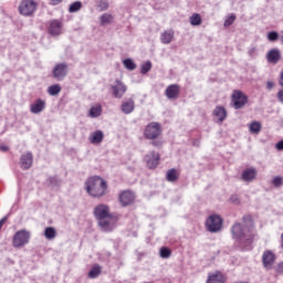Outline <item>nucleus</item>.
Segmentation results:
<instances>
[{
  "label": "nucleus",
  "instance_id": "1",
  "mask_svg": "<svg viewBox=\"0 0 283 283\" xmlns=\"http://www.w3.org/2000/svg\"><path fill=\"white\" fill-rule=\"evenodd\" d=\"M242 222L243 223L235 222L231 227V234L241 249L249 251L255 238V231L253 230V219L251 216H243Z\"/></svg>",
  "mask_w": 283,
  "mask_h": 283
},
{
  "label": "nucleus",
  "instance_id": "49",
  "mask_svg": "<svg viewBox=\"0 0 283 283\" xmlns=\"http://www.w3.org/2000/svg\"><path fill=\"white\" fill-rule=\"evenodd\" d=\"M151 145L154 147H160L163 144L160 142H153Z\"/></svg>",
  "mask_w": 283,
  "mask_h": 283
},
{
  "label": "nucleus",
  "instance_id": "35",
  "mask_svg": "<svg viewBox=\"0 0 283 283\" xmlns=\"http://www.w3.org/2000/svg\"><path fill=\"white\" fill-rule=\"evenodd\" d=\"M151 71V61H146L142 64L140 74H147Z\"/></svg>",
  "mask_w": 283,
  "mask_h": 283
},
{
  "label": "nucleus",
  "instance_id": "29",
  "mask_svg": "<svg viewBox=\"0 0 283 283\" xmlns=\"http://www.w3.org/2000/svg\"><path fill=\"white\" fill-rule=\"evenodd\" d=\"M251 134H260L262 132V124L260 122H252L250 124Z\"/></svg>",
  "mask_w": 283,
  "mask_h": 283
},
{
  "label": "nucleus",
  "instance_id": "36",
  "mask_svg": "<svg viewBox=\"0 0 283 283\" xmlns=\"http://www.w3.org/2000/svg\"><path fill=\"white\" fill-rule=\"evenodd\" d=\"M98 275H101V268L99 266H94L90 272H88V276L94 279V277H98Z\"/></svg>",
  "mask_w": 283,
  "mask_h": 283
},
{
  "label": "nucleus",
  "instance_id": "21",
  "mask_svg": "<svg viewBox=\"0 0 283 283\" xmlns=\"http://www.w3.org/2000/svg\"><path fill=\"white\" fill-rule=\"evenodd\" d=\"M136 107L134 99L129 98L127 101L122 102V112L123 114H132Z\"/></svg>",
  "mask_w": 283,
  "mask_h": 283
},
{
  "label": "nucleus",
  "instance_id": "41",
  "mask_svg": "<svg viewBox=\"0 0 283 283\" xmlns=\"http://www.w3.org/2000/svg\"><path fill=\"white\" fill-rule=\"evenodd\" d=\"M272 185L274 187H282L283 185V178L277 176V177H274L273 181H272Z\"/></svg>",
  "mask_w": 283,
  "mask_h": 283
},
{
  "label": "nucleus",
  "instance_id": "11",
  "mask_svg": "<svg viewBox=\"0 0 283 283\" xmlns=\"http://www.w3.org/2000/svg\"><path fill=\"white\" fill-rule=\"evenodd\" d=\"M165 96L169 101H176V98H178V96H180V85H178V84L168 85L165 91Z\"/></svg>",
  "mask_w": 283,
  "mask_h": 283
},
{
  "label": "nucleus",
  "instance_id": "20",
  "mask_svg": "<svg viewBox=\"0 0 283 283\" xmlns=\"http://www.w3.org/2000/svg\"><path fill=\"white\" fill-rule=\"evenodd\" d=\"M103 138H105L103 130H95L90 135L88 140L92 145H101V143H103Z\"/></svg>",
  "mask_w": 283,
  "mask_h": 283
},
{
  "label": "nucleus",
  "instance_id": "22",
  "mask_svg": "<svg viewBox=\"0 0 283 283\" xmlns=\"http://www.w3.org/2000/svg\"><path fill=\"white\" fill-rule=\"evenodd\" d=\"M213 116L218 118L219 123H224L227 119V109L223 106H217L213 109Z\"/></svg>",
  "mask_w": 283,
  "mask_h": 283
},
{
  "label": "nucleus",
  "instance_id": "39",
  "mask_svg": "<svg viewBox=\"0 0 283 283\" xmlns=\"http://www.w3.org/2000/svg\"><path fill=\"white\" fill-rule=\"evenodd\" d=\"M277 39H280V33H277L276 31H271L268 33V40H270L271 42H275L277 41Z\"/></svg>",
  "mask_w": 283,
  "mask_h": 283
},
{
  "label": "nucleus",
  "instance_id": "34",
  "mask_svg": "<svg viewBox=\"0 0 283 283\" xmlns=\"http://www.w3.org/2000/svg\"><path fill=\"white\" fill-rule=\"evenodd\" d=\"M81 8H83V3L81 1H75L70 6L69 12L71 13L78 12Z\"/></svg>",
  "mask_w": 283,
  "mask_h": 283
},
{
  "label": "nucleus",
  "instance_id": "8",
  "mask_svg": "<svg viewBox=\"0 0 283 283\" xmlns=\"http://www.w3.org/2000/svg\"><path fill=\"white\" fill-rule=\"evenodd\" d=\"M249 103V97L241 91H233L232 105L234 109H242Z\"/></svg>",
  "mask_w": 283,
  "mask_h": 283
},
{
  "label": "nucleus",
  "instance_id": "14",
  "mask_svg": "<svg viewBox=\"0 0 283 283\" xmlns=\"http://www.w3.org/2000/svg\"><path fill=\"white\" fill-rule=\"evenodd\" d=\"M266 59L269 63L277 65V63L282 61V52L280 51V49H271L266 54Z\"/></svg>",
  "mask_w": 283,
  "mask_h": 283
},
{
  "label": "nucleus",
  "instance_id": "2",
  "mask_svg": "<svg viewBox=\"0 0 283 283\" xmlns=\"http://www.w3.org/2000/svg\"><path fill=\"white\" fill-rule=\"evenodd\" d=\"M93 213L102 231L109 232L116 229V219L109 213V206L99 203L94 208Z\"/></svg>",
  "mask_w": 283,
  "mask_h": 283
},
{
  "label": "nucleus",
  "instance_id": "13",
  "mask_svg": "<svg viewBox=\"0 0 283 283\" xmlns=\"http://www.w3.org/2000/svg\"><path fill=\"white\" fill-rule=\"evenodd\" d=\"M53 76L56 81H63L64 76H67V64L60 63L53 69Z\"/></svg>",
  "mask_w": 283,
  "mask_h": 283
},
{
  "label": "nucleus",
  "instance_id": "50",
  "mask_svg": "<svg viewBox=\"0 0 283 283\" xmlns=\"http://www.w3.org/2000/svg\"><path fill=\"white\" fill-rule=\"evenodd\" d=\"M0 149L2 151H9L10 148L8 146H6V145H2V146H0Z\"/></svg>",
  "mask_w": 283,
  "mask_h": 283
},
{
  "label": "nucleus",
  "instance_id": "40",
  "mask_svg": "<svg viewBox=\"0 0 283 283\" xmlns=\"http://www.w3.org/2000/svg\"><path fill=\"white\" fill-rule=\"evenodd\" d=\"M235 21V14H231L223 23L224 28H229V25H233Z\"/></svg>",
  "mask_w": 283,
  "mask_h": 283
},
{
  "label": "nucleus",
  "instance_id": "15",
  "mask_svg": "<svg viewBox=\"0 0 283 283\" xmlns=\"http://www.w3.org/2000/svg\"><path fill=\"white\" fill-rule=\"evenodd\" d=\"M241 178L244 182H253L258 178V170L253 167L247 168L242 171Z\"/></svg>",
  "mask_w": 283,
  "mask_h": 283
},
{
  "label": "nucleus",
  "instance_id": "27",
  "mask_svg": "<svg viewBox=\"0 0 283 283\" xmlns=\"http://www.w3.org/2000/svg\"><path fill=\"white\" fill-rule=\"evenodd\" d=\"M166 179L168 182H176V180H178V171L174 168L168 170L166 174Z\"/></svg>",
  "mask_w": 283,
  "mask_h": 283
},
{
  "label": "nucleus",
  "instance_id": "46",
  "mask_svg": "<svg viewBox=\"0 0 283 283\" xmlns=\"http://www.w3.org/2000/svg\"><path fill=\"white\" fill-rule=\"evenodd\" d=\"M277 98H279L280 103H283V90L279 91Z\"/></svg>",
  "mask_w": 283,
  "mask_h": 283
},
{
  "label": "nucleus",
  "instance_id": "3",
  "mask_svg": "<svg viewBox=\"0 0 283 283\" xmlns=\"http://www.w3.org/2000/svg\"><path fill=\"white\" fill-rule=\"evenodd\" d=\"M85 189L92 198H103L107 193V181L98 176L90 177L85 182Z\"/></svg>",
  "mask_w": 283,
  "mask_h": 283
},
{
  "label": "nucleus",
  "instance_id": "25",
  "mask_svg": "<svg viewBox=\"0 0 283 283\" xmlns=\"http://www.w3.org/2000/svg\"><path fill=\"white\" fill-rule=\"evenodd\" d=\"M44 238L46 240H54L56 238V229L54 227H48L44 229Z\"/></svg>",
  "mask_w": 283,
  "mask_h": 283
},
{
  "label": "nucleus",
  "instance_id": "48",
  "mask_svg": "<svg viewBox=\"0 0 283 283\" xmlns=\"http://www.w3.org/2000/svg\"><path fill=\"white\" fill-rule=\"evenodd\" d=\"M8 221V217H4L0 220V230L2 229L3 224Z\"/></svg>",
  "mask_w": 283,
  "mask_h": 283
},
{
  "label": "nucleus",
  "instance_id": "33",
  "mask_svg": "<svg viewBox=\"0 0 283 283\" xmlns=\"http://www.w3.org/2000/svg\"><path fill=\"white\" fill-rule=\"evenodd\" d=\"M159 255L160 258H163V260H167L171 258V250L169 248L164 247L160 249Z\"/></svg>",
  "mask_w": 283,
  "mask_h": 283
},
{
  "label": "nucleus",
  "instance_id": "31",
  "mask_svg": "<svg viewBox=\"0 0 283 283\" xmlns=\"http://www.w3.org/2000/svg\"><path fill=\"white\" fill-rule=\"evenodd\" d=\"M123 63H124V67H126V70H129L130 72H134V70H136V63L134 62V60L126 59L123 61Z\"/></svg>",
  "mask_w": 283,
  "mask_h": 283
},
{
  "label": "nucleus",
  "instance_id": "16",
  "mask_svg": "<svg viewBox=\"0 0 283 283\" xmlns=\"http://www.w3.org/2000/svg\"><path fill=\"white\" fill-rule=\"evenodd\" d=\"M46 107L45 99L38 98L30 105L31 114H41Z\"/></svg>",
  "mask_w": 283,
  "mask_h": 283
},
{
  "label": "nucleus",
  "instance_id": "42",
  "mask_svg": "<svg viewBox=\"0 0 283 283\" xmlns=\"http://www.w3.org/2000/svg\"><path fill=\"white\" fill-rule=\"evenodd\" d=\"M258 52V48L251 46L248 51L249 56H253Z\"/></svg>",
  "mask_w": 283,
  "mask_h": 283
},
{
  "label": "nucleus",
  "instance_id": "6",
  "mask_svg": "<svg viewBox=\"0 0 283 283\" xmlns=\"http://www.w3.org/2000/svg\"><path fill=\"white\" fill-rule=\"evenodd\" d=\"M160 134H163V128H160V124L157 122L149 123L144 130V136L148 140H156Z\"/></svg>",
  "mask_w": 283,
  "mask_h": 283
},
{
  "label": "nucleus",
  "instance_id": "44",
  "mask_svg": "<svg viewBox=\"0 0 283 283\" xmlns=\"http://www.w3.org/2000/svg\"><path fill=\"white\" fill-rule=\"evenodd\" d=\"M275 147L279 151H283V139L276 143Z\"/></svg>",
  "mask_w": 283,
  "mask_h": 283
},
{
  "label": "nucleus",
  "instance_id": "26",
  "mask_svg": "<svg viewBox=\"0 0 283 283\" xmlns=\"http://www.w3.org/2000/svg\"><path fill=\"white\" fill-rule=\"evenodd\" d=\"M101 25H109L114 21V15L111 13H104L99 17Z\"/></svg>",
  "mask_w": 283,
  "mask_h": 283
},
{
  "label": "nucleus",
  "instance_id": "10",
  "mask_svg": "<svg viewBox=\"0 0 283 283\" xmlns=\"http://www.w3.org/2000/svg\"><path fill=\"white\" fill-rule=\"evenodd\" d=\"M145 161L149 169H156L160 165V154L150 151L145 156Z\"/></svg>",
  "mask_w": 283,
  "mask_h": 283
},
{
  "label": "nucleus",
  "instance_id": "51",
  "mask_svg": "<svg viewBox=\"0 0 283 283\" xmlns=\"http://www.w3.org/2000/svg\"><path fill=\"white\" fill-rule=\"evenodd\" d=\"M279 271H283V262L279 264Z\"/></svg>",
  "mask_w": 283,
  "mask_h": 283
},
{
  "label": "nucleus",
  "instance_id": "24",
  "mask_svg": "<svg viewBox=\"0 0 283 283\" xmlns=\"http://www.w3.org/2000/svg\"><path fill=\"white\" fill-rule=\"evenodd\" d=\"M101 114H103V106H101V105L92 106L88 112V116L91 118H98V116H101Z\"/></svg>",
  "mask_w": 283,
  "mask_h": 283
},
{
  "label": "nucleus",
  "instance_id": "17",
  "mask_svg": "<svg viewBox=\"0 0 283 283\" xmlns=\"http://www.w3.org/2000/svg\"><path fill=\"white\" fill-rule=\"evenodd\" d=\"M61 30H63V22L60 20H52L49 27V33L52 36H59L61 34Z\"/></svg>",
  "mask_w": 283,
  "mask_h": 283
},
{
  "label": "nucleus",
  "instance_id": "19",
  "mask_svg": "<svg viewBox=\"0 0 283 283\" xmlns=\"http://www.w3.org/2000/svg\"><path fill=\"white\" fill-rule=\"evenodd\" d=\"M32 160H33L32 153H27V154L22 155L20 158L21 169H24V170L30 169V167H32Z\"/></svg>",
  "mask_w": 283,
  "mask_h": 283
},
{
  "label": "nucleus",
  "instance_id": "18",
  "mask_svg": "<svg viewBox=\"0 0 283 283\" xmlns=\"http://www.w3.org/2000/svg\"><path fill=\"white\" fill-rule=\"evenodd\" d=\"M263 266L265 269H271L275 264V254L271 251H265L262 255Z\"/></svg>",
  "mask_w": 283,
  "mask_h": 283
},
{
  "label": "nucleus",
  "instance_id": "30",
  "mask_svg": "<svg viewBox=\"0 0 283 283\" xmlns=\"http://www.w3.org/2000/svg\"><path fill=\"white\" fill-rule=\"evenodd\" d=\"M202 24V17L199 13H193L190 17V25H201Z\"/></svg>",
  "mask_w": 283,
  "mask_h": 283
},
{
  "label": "nucleus",
  "instance_id": "12",
  "mask_svg": "<svg viewBox=\"0 0 283 283\" xmlns=\"http://www.w3.org/2000/svg\"><path fill=\"white\" fill-rule=\"evenodd\" d=\"M134 200H136V195L129 190H126L119 195V202L122 207H129V205H134Z\"/></svg>",
  "mask_w": 283,
  "mask_h": 283
},
{
  "label": "nucleus",
  "instance_id": "47",
  "mask_svg": "<svg viewBox=\"0 0 283 283\" xmlns=\"http://www.w3.org/2000/svg\"><path fill=\"white\" fill-rule=\"evenodd\" d=\"M273 87H275V83H273V82H268L266 83V88L268 90H273Z\"/></svg>",
  "mask_w": 283,
  "mask_h": 283
},
{
  "label": "nucleus",
  "instance_id": "45",
  "mask_svg": "<svg viewBox=\"0 0 283 283\" xmlns=\"http://www.w3.org/2000/svg\"><path fill=\"white\" fill-rule=\"evenodd\" d=\"M59 3H63V0H50V6H59Z\"/></svg>",
  "mask_w": 283,
  "mask_h": 283
},
{
  "label": "nucleus",
  "instance_id": "9",
  "mask_svg": "<svg viewBox=\"0 0 283 283\" xmlns=\"http://www.w3.org/2000/svg\"><path fill=\"white\" fill-rule=\"evenodd\" d=\"M111 90L114 98H123V96H125V93L127 92V85H125L123 81L116 80L114 84L111 85Z\"/></svg>",
  "mask_w": 283,
  "mask_h": 283
},
{
  "label": "nucleus",
  "instance_id": "43",
  "mask_svg": "<svg viewBox=\"0 0 283 283\" xmlns=\"http://www.w3.org/2000/svg\"><path fill=\"white\" fill-rule=\"evenodd\" d=\"M230 200L233 205H238L240 202V198L237 195L232 196Z\"/></svg>",
  "mask_w": 283,
  "mask_h": 283
},
{
  "label": "nucleus",
  "instance_id": "37",
  "mask_svg": "<svg viewBox=\"0 0 283 283\" xmlns=\"http://www.w3.org/2000/svg\"><path fill=\"white\" fill-rule=\"evenodd\" d=\"M48 182L51 187H59L61 185V179H59V177H50Z\"/></svg>",
  "mask_w": 283,
  "mask_h": 283
},
{
  "label": "nucleus",
  "instance_id": "32",
  "mask_svg": "<svg viewBox=\"0 0 283 283\" xmlns=\"http://www.w3.org/2000/svg\"><path fill=\"white\" fill-rule=\"evenodd\" d=\"M207 283H224L222 274H212L208 277Z\"/></svg>",
  "mask_w": 283,
  "mask_h": 283
},
{
  "label": "nucleus",
  "instance_id": "38",
  "mask_svg": "<svg viewBox=\"0 0 283 283\" xmlns=\"http://www.w3.org/2000/svg\"><path fill=\"white\" fill-rule=\"evenodd\" d=\"M97 8H99V12H105V10L109 9V2L102 0L99 1Z\"/></svg>",
  "mask_w": 283,
  "mask_h": 283
},
{
  "label": "nucleus",
  "instance_id": "4",
  "mask_svg": "<svg viewBox=\"0 0 283 283\" xmlns=\"http://www.w3.org/2000/svg\"><path fill=\"white\" fill-rule=\"evenodd\" d=\"M222 217L218 214H211L206 221V229L210 233H218L222 231Z\"/></svg>",
  "mask_w": 283,
  "mask_h": 283
},
{
  "label": "nucleus",
  "instance_id": "23",
  "mask_svg": "<svg viewBox=\"0 0 283 283\" xmlns=\"http://www.w3.org/2000/svg\"><path fill=\"white\" fill-rule=\"evenodd\" d=\"M160 41L164 45H169L174 41V31L168 30L161 33Z\"/></svg>",
  "mask_w": 283,
  "mask_h": 283
},
{
  "label": "nucleus",
  "instance_id": "28",
  "mask_svg": "<svg viewBox=\"0 0 283 283\" xmlns=\"http://www.w3.org/2000/svg\"><path fill=\"white\" fill-rule=\"evenodd\" d=\"M48 94L50 96H59V94H61V85L54 84V85L49 86Z\"/></svg>",
  "mask_w": 283,
  "mask_h": 283
},
{
  "label": "nucleus",
  "instance_id": "7",
  "mask_svg": "<svg viewBox=\"0 0 283 283\" xmlns=\"http://www.w3.org/2000/svg\"><path fill=\"white\" fill-rule=\"evenodd\" d=\"M30 242V232L28 230H20L15 232L12 239L14 249H21Z\"/></svg>",
  "mask_w": 283,
  "mask_h": 283
},
{
  "label": "nucleus",
  "instance_id": "5",
  "mask_svg": "<svg viewBox=\"0 0 283 283\" xmlns=\"http://www.w3.org/2000/svg\"><path fill=\"white\" fill-rule=\"evenodd\" d=\"M36 6L34 0H22L18 7V11L22 17H32L36 12Z\"/></svg>",
  "mask_w": 283,
  "mask_h": 283
}]
</instances>
